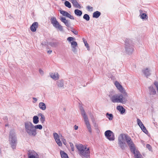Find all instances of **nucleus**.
<instances>
[{
  "instance_id": "nucleus-1",
  "label": "nucleus",
  "mask_w": 158,
  "mask_h": 158,
  "mask_svg": "<svg viewBox=\"0 0 158 158\" xmlns=\"http://www.w3.org/2000/svg\"><path fill=\"white\" fill-rule=\"evenodd\" d=\"M114 85L122 94H116L110 97L111 101L114 103H125L127 101L128 95L122 86L117 81L114 82Z\"/></svg>"
},
{
  "instance_id": "nucleus-2",
  "label": "nucleus",
  "mask_w": 158,
  "mask_h": 158,
  "mask_svg": "<svg viewBox=\"0 0 158 158\" xmlns=\"http://www.w3.org/2000/svg\"><path fill=\"white\" fill-rule=\"evenodd\" d=\"M26 132L30 136H35L37 134L36 131H35L34 125L30 122H28L24 124Z\"/></svg>"
},
{
  "instance_id": "nucleus-3",
  "label": "nucleus",
  "mask_w": 158,
  "mask_h": 158,
  "mask_svg": "<svg viewBox=\"0 0 158 158\" xmlns=\"http://www.w3.org/2000/svg\"><path fill=\"white\" fill-rule=\"evenodd\" d=\"M80 109L81 111V114L83 117L86 127L88 129L89 133H91L92 132V130L91 128V125L89 122L88 116L86 115L85 110L82 107H81Z\"/></svg>"
},
{
  "instance_id": "nucleus-4",
  "label": "nucleus",
  "mask_w": 158,
  "mask_h": 158,
  "mask_svg": "<svg viewBox=\"0 0 158 158\" xmlns=\"http://www.w3.org/2000/svg\"><path fill=\"white\" fill-rule=\"evenodd\" d=\"M9 139L12 148L13 149H15L17 143V139L15 133L13 131H10Z\"/></svg>"
},
{
  "instance_id": "nucleus-5",
  "label": "nucleus",
  "mask_w": 158,
  "mask_h": 158,
  "mask_svg": "<svg viewBox=\"0 0 158 158\" xmlns=\"http://www.w3.org/2000/svg\"><path fill=\"white\" fill-rule=\"evenodd\" d=\"M125 48L126 52L128 54H131L133 50L131 40L127 39L125 42Z\"/></svg>"
},
{
  "instance_id": "nucleus-6",
  "label": "nucleus",
  "mask_w": 158,
  "mask_h": 158,
  "mask_svg": "<svg viewBox=\"0 0 158 158\" xmlns=\"http://www.w3.org/2000/svg\"><path fill=\"white\" fill-rule=\"evenodd\" d=\"M125 140L124 137V134H121L118 138V144L119 147L122 150H124L127 147L125 142Z\"/></svg>"
},
{
  "instance_id": "nucleus-7",
  "label": "nucleus",
  "mask_w": 158,
  "mask_h": 158,
  "mask_svg": "<svg viewBox=\"0 0 158 158\" xmlns=\"http://www.w3.org/2000/svg\"><path fill=\"white\" fill-rule=\"evenodd\" d=\"M124 138L129 146L131 152L134 151L135 150V144L132 140L131 137L127 135H124Z\"/></svg>"
},
{
  "instance_id": "nucleus-8",
  "label": "nucleus",
  "mask_w": 158,
  "mask_h": 158,
  "mask_svg": "<svg viewBox=\"0 0 158 158\" xmlns=\"http://www.w3.org/2000/svg\"><path fill=\"white\" fill-rule=\"evenodd\" d=\"M104 134L106 138L109 140L113 141L115 139L114 134L110 130H107Z\"/></svg>"
},
{
  "instance_id": "nucleus-9",
  "label": "nucleus",
  "mask_w": 158,
  "mask_h": 158,
  "mask_svg": "<svg viewBox=\"0 0 158 158\" xmlns=\"http://www.w3.org/2000/svg\"><path fill=\"white\" fill-rule=\"evenodd\" d=\"M82 158H87L90 156V151L89 148L84 149L82 152L79 154Z\"/></svg>"
},
{
  "instance_id": "nucleus-10",
  "label": "nucleus",
  "mask_w": 158,
  "mask_h": 158,
  "mask_svg": "<svg viewBox=\"0 0 158 158\" xmlns=\"http://www.w3.org/2000/svg\"><path fill=\"white\" fill-rule=\"evenodd\" d=\"M28 158H39L38 154L34 151H29L27 153Z\"/></svg>"
},
{
  "instance_id": "nucleus-11",
  "label": "nucleus",
  "mask_w": 158,
  "mask_h": 158,
  "mask_svg": "<svg viewBox=\"0 0 158 158\" xmlns=\"http://www.w3.org/2000/svg\"><path fill=\"white\" fill-rule=\"evenodd\" d=\"M53 136L57 144L59 146H61L62 145V143L60 139L59 135H58L57 133L55 132L53 133Z\"/></svg>"
},
{
  "instance_id": "nucleus-12",
  "label": "nucleus",
  "mask_w": 158,
  "mask_h": 158,
  "mask_svg": "<svg viewBox=\"0 0 158 158\" xmlns=\"http://www.w3.org/2000/svg\"><path fill=\"white\" fill-rule=\"evenodd\" d=\"M38 23L37 22L33 23L30 27L31 31L32 32H35L36 29L38 27Z\"/></svg>"
},
{
  "instance_id": "nucleus-13",
  "label": "nucleus",
  "mask_w": 158,
  "mask_h": 158,
  "mask_svg": "<svg viewBox=\"0 0 158 158\" xmlns=\"http://www.w3.org/2000/svg\"><path fill=\"white\" fill-rule=\"evenodd\" d=\"M142 72L144 75L147 77L149 76L151 74L150 70L148 68L143 69Z\"/></svg>"
},
{
  "instance_id": "nucleus-14",
  "label": "nucleus",
  "mask_w": 158,
  "mask_h": 158,
  "mask_svg": "<svg viewBox=\"0 0 158 158\" xmlns=\"http://www.w3.org/2000/svg\"><path fill=\"white\" fill-rule=\"evenodd\" d=\"M76 146L78 151L79 154L82 152L84 149H86V147H84L83 145L81 144H76Z\"/></svg>"
},
{
  "instance_id": "nucleus-15",
  "label": "nucleus",
  "mask_w": 158,
  "mask_h": 158,
  "mask_svg": "<svg viewBox=\"0 0 158 158\" xmlns=\"http://www.w3.org/2000/svg\"><path fill=\"white\" fill-rule=\"evenodd\" d=\"M131 152L134 154L135 158H143V156L139 151L135 150Z\"/></svg>"
},
{
  "instance_id": "nucleus-16",
  "label": "nucleus",
  "mask_w": 158,
  "mask_h": 158,
  "mask_svg": "<svg viewBox=\"0 0 158 158\" xmlns=\"http://www.w3.org/2000/svg\"><path fill=\"white\" fill-rule=\"evenodd\" d=\"M70 1L73 4L74 6L79 9L81 8V6L78 3L77 0H70Z\"/></svg>"
},
{
  "instance_id": "nucleus-17",
  "label": "nucleus",
  "mask_w": 158,
  "mask_h": 158,
  "mask_svg": "<svg viewBox=\"0 0 158 158\" xmlns=\"http://www.w3.org/2000/svg\"><path fill=\"white\" fill-rule=\"evenodd\" d=\"M116 109L119 111L121 114H123L125 112V109L121 106H118L116 107Z\"/></svg>"
},
{
  "instance_id": "nucleus-18",
  "label": "nucleus",
  "mask_w": 158,
  "mask_h": 158,
  "mask_svg": "<svg viewBox=\"0 0 158 158\" xmlns=\"http://www.w3.org/2000/svg\"><path fill=\"white\" fill-rule=\"evenodd\" d=\"M51 77L55 80H58L59 78V75L57 73H52L50 74Z\"/></svg>"
},
{
  "instance_id": "nucleus-19",
  "label": "nucleus",
  "mask_w": 158,
  "mask_h": 158,
  "mask_svg": "<svg viewBox=\"0 0 158 158\" xmlns=\"http://www.w3.org/2000/svg\"><path fill=\"white\" fill-rule=\"evenodd\" d=\"M53 26L61 31H63V27L59 24L58 22L55 25H53Z\"/></svg>"
},
{
  "instance_id": "nucleus-20",
  "label": "nucleus",
  "mask_w": 158,
  "mask_h": 158,
  "mask_svg": "<svg viewBox=\"0 0 158 158\" xmlns=\"http://www.w3.org/2000/svg\"><path fill=\"white\" fill-rule=\"evenodd\" d=\"M149 91L150 95H155L156 94V91L152 86L149 87Z\"/></svg>"
},
{
  "instance_id": "nucleus-21",
  "label": "nucleus",
  "mask_w": 158,
  "mask_h": 158,
  "mask_svg": "<svg viewBox=\"0 0 158 158\" xmlns=\"http://www.w3.org/2000/svg\"><path fill=\"white\" fill-rule=\"evenodd\" d=\"M39 108L43 110H44L46 109V106L45 104L43 102H40L39 104Z\"/></svg>"
},
{
  "instance_id": "nucleus-22",
  "label": "nucleus",
  "mask_w": 158,
  "mask_h": 158,
  "mask_svg": "<svg viewBox=\"0 0 158 158\" xmlns=\"http://www.w3.org/2000/svg\"><path fill=\"white\" fill-rule=\"evenodd\" d=\"M101 13L100 12L97 11H96L94 12L93 13V18H98L101 15Z\"/></svg>"
},
{
  "instance_id": "nucleus-23",
  "label": "nucleus",
  "mask_w": 158,
  "mask_h": 158,
  "mask_svg": "<svg viewBox=\"0 0 158 158\" xmlns=\"http://www.w3.org/2000/svg\"><path fill=\"white\" fill-rule=\"evenodd\" d=\"M74 13L77 16L80 17L81 16L82 12L81 10L78 9H75L74 10Z\"/></svg>"
},
{
  "instance_id": "nucleus-24",
  "label": "nucleus",
  "mask_w": 158,
  "mask_h": 158,
  "mask_svg": "<svg viewBox=\"0 0 158 158\" xmlns=\"http://www.w3.org/2000/svg\"><path fill=\"white\" fill-rule=\"evenodd\" d=\"M57 84L59 87H62L64 86V81L63 80H59L57 82Z\"/></svg>"
},
{
  "instance_id": "nucleus-25",
  "label": "nucleus",
  "mask_w": 158,
  "mask_h": 158,
  "mask_svg": "<svg viewBox=\"0 0 158 158\" xmlns=\"http://www.w3.org/2000/svg\"><path fill=\"white\" fill-rule=\"evenodd\" d=\"M60 154L62 158H69L67 154L64 151H60Z\"/></svg>"
},
{
  "instance_id": "nucleus-26",
  "label": "nucleus",
  "mask_w": 158,
  "mask_h": 158,
  "mask_svg": "<svg viewBox=\"0 0 158 158\" xmlns=\"http://www.w3.org/2000/svg\"><path fill=\"white\" fill-rule=\"evenodd\" d=\"M51 22L53 26L55 25L58 22L56 18L54 17L51 18Z\"/></svg>"
},
{
  "instance_id": "nucleus-27",
  "label": "nucleus",
  "mask_w": 158,
  "mask_h": 158,
  "mask_svg": "<svg viewBox=\"0 0 158 158\" xmlns=\"http://www.w3.org/2000/svg\"><path fill=\"white\" fill-rule=\"evenodd\" d=\"M33 123L35 124H36L38 123L39 122V117L37 116H34L33 117Z\"/></svg>"
},
{
  "instance_id": "nucleus-28",
  "label": "nucleus",
  "mask_w": 158,
  "mask_h": 158,
  "mask_svg": "<svg viewBox=\"0 0 158 158\" xmlns=\"http://www.w3.org/2000/svg\"><path fill=\"white\" fill-rule=\"evenodd\" d=\"M60 12L61 14H62L63 16H65L68 18L69 17V16L70 14L64 10H60Z\"/></svg>"
},
{
  "instance_id": "nucleus-29",
  "label": "nucleus",
  "mask_w": 158,
  "mask_h": 158,
  "mask_svg": "<svg viewBox=\"0 0 158 158\" xmlns=\"http://www.w3.org/2000/svg\"><path fill=\"white\" fill-rule=\"evenodd\" d=\"M106 115L110 120H112L113 118V116L112 114H109L108 113H107L106 114Z\"/></svg>"
},
{
  "instance_id": "nucleus-30",
  "label": "nucleus",
  "mask_w": 158,
  "mask_h": 158,
  "mask_svg": "<svg viewBox=\"0 0 158 158\" xmlns=\"http://www.w3.org/2000/svg\"><path fill=\"white\" fill-rule=\"evenodd\" d=\"M39 115L41 117L40 118V121L42 123H44L45 121V118L44 116L42 114H40Z\"/></svg>"
},
{
  "instance_id": "nucleus-31",
  "label": "nucleus",
  "mask_w": 158,
  "mask_h": 158,
  "mask_svg": "<svg viewBox=\"0 0 158 158\" xmlns=\"http://www.w3.org/2000/svg\"><path fill=\"white\" fill-rule=\"evenodd\" d=\"M67 29L68 30H70L72 32L76 35L78 34V32L77 31H75L73 29V28L72 27H70V28H67Z\"/></svg>"
},
{
  "instance_id": "nucleus-32",
  "label": "nucleus",
  "mask_w": 158,
  "mask_h": 158,
  "mask_svg": "<svg viewBox=\"0 0 158 158\" xmlns=\"http://www.w3.org/2000/svg\"><path fill=\"white\" fill-rule=\"evenodd\" d=\"M83 18L87 21H89L90 20V17L87 14H85L83 16Z\"/></svg>"
},
{
  "instance_id": "nucleus-33",
  "label": "nucleus",
  "mask_w": 158,
  "mask_h": 158,
  "mask_svg": "<svg viewBox=\"0 0 158 158\" xmlns=\"http://www.w3.org/2000/svg\"><path fill=\"white\" fill-rule=\"evenodd\" d=\"M137 123L138 125L140 128L144 126L142 122L141 121L139 118H137Z\"/></svg>"
},
{
  "instance_id": "nucleus-34",
  "label": "nucleus",
  "mask_w": 158,
  "mask_h": 158,
  "mask_svg": "<svg viewBox=\"0 0 158 158\" xmlns=\"http://www.w3.org/2000/svg\"><path fill=\"white\" fill-rule=\"evenodd\" d=\"M65 6L68 7V8H70L71 7V3L68 1H66L64 2Z\"/></svg>"
},
{
  "instance_id": "nucleus-35",
  "label": "nucleus",
  "mask_w": 158,
  "mask_h": 158,
  "mask_svg": "<svg viewBox=\"0 0 158 158\" xmlns=\"http://www.w3.org/2000/svg\"><path fill=\"white\" fill-rule=\"evenodd\" d=\"M34 127L35 129V131H36V129L41 130L43 128V127L41 125H37L35 126H34Z\"/></svg>"
},
{
  "instance_id": "nucleus-36",
  "label": "nucleus",
  "mask_w": 158,
  "mask_h": 158,
  "mask_svg": "<svg viewBox=\"0 0 158 158\" xmlns=\"http://www.w3.org/2000/svg\"><path fill=\"white\" fill-rule=\"evenodd\" d=\"M141 18L142 19H148V17L145 13H143L141 15Z\"/></svg>"
},
{
  "instance_id": "nucleus-37",
  "label": "nucleus",
  "mask_w": 158,
  "mask_h": 158,
  "mask_svg": "<svg viewBox=\"0 0 158 158\" xmlns=\"http://www.w3.org/2000/svg\"><path fill=\"white\" fill-rule=\"evenodd\" d=\"M142 130L145 134H147L148 133V131L147 130L146 128L145 127L143 126L142 127L140 128Z\"/></svg>"
},
{
  "instance_id": "nucleus-38",
  "label": "nucleus",
  "mask_w": 158,
  "mask_h": 158,
  "mask_svg": "<svg viewBox=\"0 0 158 158\" xmlns=\"http://www.w3.org/2000/svg\"><path fill=\"white\" fill-rule=\"evenodd\" d=\"M64 23L67 27L70 28L71 24L69 21L67 20Z\"/></svg>"
},
{
  "instance_id": "nucleus-39",
  "label": "nucleus",
  "mask_w": 158,
  "mask_h": 158,
  "mask_svg": "<svg viewBox=\"0 0 158 158\" xmlns=\"http://www.w3.org/2000/svg\"><path fill=\"white\" fill-rule=\"evenodd\" d=\"M83 41L84 43L85 46H86V47L87 48V50H89V45L88 44L87 41L85 40H83Z\"/></svg>"
},
{
  "instance_id": "nucleus-40",
  "label": "nucleus",
  "mask_w": 158,
  "mask_h": 158,
  "mask_svg": "<svg viewBox=\"0 0 158 158\" xmlns=\"http://www.w3.org/2000/svg\"><path fill=\"white\" fill-rule=\"evenodd\" d=\"M48 44L52 47H56L57 45L56 43L54 42L49 43H48Z\"/></svg>"
},
{
  "instance_id": "nucleus-41",
  "label": "nucleus",
  "mask_w": 158,
  "mask_h": 158,
  "mask_svg": "<svg viewBox=\"0 0 158 158\" xmlns=\"http://www.w3.org/2000/svg\"><path fill=\"white\" fill-rule=\"evenodd\" d=\"M71 47H76L77 45V43L76 42L73 41L71 42Z\"/></svg>"
},
{
  "instance_id": "nucleus-42",
  "label": "nucleus",
  "mask_w": 158,
  "mask_h": 158,
  "mask_svg": "<svg viewBox=\"0 0 158 158\" xmlns=\"http://www.w3.org/2000/svg\"><path fill=\"white\" fill-rule=\"evenodd\" d=\"M74 38L73 37H69L67 38V40L71 42V41L73 40Z\"/></svg>"
},
{
  "instance_id": "nucleus-43",
  "label": "nucleus",
  "mask_w": 158,
  "mask_h": 158,
  "mask_svg": "<svg viewBox=\"0 0 158 158\" xmlns=\"http://www.w3.org/2000/svg\"><path fill=\"white\" fill-rule=\"evenodd\" d=\"M86 8L88 9V10L90 11H92L93 8L92 7H90L89 6H88L86 7Z\"/></svg>"
},
{
  "instance_id": "nucleus-44",
  "label": "nucleus",
  "mask_w": 158,
  "mask_h": 158,
  "mask_svg": "<svg viewBox=\"0 0 158 158\" xmlns=\"http://www.w3.org/2000/svg\"><path fill=\"white\" fill-rule=\"evenodd\" d=\"M61 21L64 23L67 20L64 17H62L60 19Z\"/></svg>"
},
{
  "instance_id": "nucleus-45",
  "label": "nucleus",
  "mask_w": 158,
  "mask_h": 158,
  "mask_svg": "<svg viewBox=\"0 0 158 158\" xmlns=\"http://www.w3.org/2000/svg\"><path fill=\"white\" fill-rule=\"evenodd\" d=\"M70 146L71 147L72 151H73L74 150V147L73 143H70Z\"/></svg>"
},
{
  "instance_id": "nucleus-46",
  "label": "nucleus",
  "mask_w": 158,
  "mask_h": 158,
  "mask_svg": "<svg viewBox=\"0 0 158 158\" xmlns=\"http://www.w3.org/2000/svg\"><path fill=\"white\" fill-rule=\"evenodd\" d=\"M72 47V51L74 52L75 53L77 52V49L76 48V47Z\"/></svg>"
},
{
  "instance_id": "nucleus-47",
  "label": "nucleus",
  "mask_w": 158,
  "mask_h": 158,
  "mask_svg": "<svg viewBox=\"0 0 158 158\" xmlns=\"http://www.w3.org/2000/svg\"><path fill=\"white\" fill-rule=\"evenodd\" d=\"M146 148H148L149 150H150L152 149V147L151 145L149 144H147L146 145Z\"/></svg>"
},
{
  "instance_id": "nucleus-48",
  "label": "nucleus",
  "mask_w": 158,
  "mask_h": 158,
  "mask_svg": "<svg viewBox=\"0 0 158 158\" xmlns=\"http://www.w3.org/2000/svg\"><path fill=\"white\" fill-rule=\"evenodd\" d=\"M69 18V19H74V17L72 15H71L70 14L69 16V17H68Z\"/></svg>"
},
{
  "instance_id": "nucleus-49",
  "label": "nucleus",
  "mask_w": 158,
  "mask_h": 158,
  "mask_svg": "<svg viewBox=\"0 0 158 158\" xmlns=\"http://www.w3.org/2000/svg\"><path fill=\"white\" fill-rule=\"evenodd\" d=\"M39 72L40 74L42 75L44 74L43 71L41 69H40L39 70Z\"/></svg>"
},
{
  "instance_id": "nucleus-50",
  "label": "nucleus",
  "mask_w": 158,
  "mask_h": 158,
  "mask_svg": "<svg viewBox=\"0 0 158 158\" xmlns=\"http://www.w3.org/2000/svg\"><path fill=\"white\" fill-rule=\"evenodd\" d=\"M48 44V43L47 42L46 43L45 42H42V43H41V44L44 45H46Z\"/></svg>"
},
{
  "instance_id": "nucleus-51",
  "label": "nucleus",
  "mask_w": 158,
  "mask_h": 158,
  "mask_svg": "<svg viewBox=\"0 0 158 158\" xmlns=\"http://www.w3.org/2000/svg\"><path fill=\"white\" fill-rule=\"evenodd\" d=\"M3 119L6 121L8 120V118L6 116H5L3 117Z\"/></svg>"
},
{
  "instance_id": "nucleus-52",
  "label": "nucleus",
  "mask_w": 158,
  "mask_h": 158,
  "mask_svg": "<svg viewBox=\"0 0 158 158\" xmlns=\"http://www.w3.org/2000/svg\"><path fill=\"white\" fill-rule=\"evenodd\" d=\"M32 99L34 101H35V102H36L37 101V99L33 97Z\"/></svg>"
},
{
  "instance_id": "nucleus-53",
  "label": "nucleus",
  "mask_w": 158,
  "mask_h": 158,
  "mask_svg": "<svg viewBox=\"0 0 158 158\" xmlns=\"http://www.w3.org/2000/svg\"><path fill=\"white\" fill-rule=\"evenodd\" d=\"M74 127L75 130H77L78 129V127L76 125H75L74 126Z\"/></svg>"
},
{
  "instance_id": "nucleus-54",
  "label": "nucleus",
  "mask_w": 158,
  "mask_h": 158,
  "mask_svg": "<svg viewBox=\"0 0 158 158\" xmlns=\"http://www.w3.org/2000/svg\"><path fill=\"white\" fill-rule=\"evenodd\" d=\"M90 115V117L91 118V119L93 120V119H94V117L93 115L91 114Z\"/></svg>"
},
{
  "instance_id": "nucleus-55",
  "label": "nucleus",
  "mask_w": 158,
  "mask_h": 158,
  "mask_svg": "<svg viewBox=\"0 0 158 158\" xmlns=\"http://www.w3.org/2000/svg\"><path fill=\"white\" fill-rule=\"evenodd\" d=\"M52 51L51 50H49L48 51H47L48 53H49V54H50L51 52H52Z\"/></svg>"
},
{
  "instance_id": "nucleus-56",
  "label": "nucleus",
  "mask_w": 158,
  "mask_h": 158,
  "mask_svg": "<svg viewBox=\"0 0 158 158\" xmlns=\"http://www.w3.org/2000/svg\"><path fill=\"white\" fill-rule=\"evenodd\" d=\"M8 126V124H6L5 125V127H6Z\"/></svg>"
},
{
  "instance_id": "nucleus-57",
  "label": "nucleus",
  "mask_w": 158,
  "mask_h": 158,
  "mask_svg": "<svg viewBox=\"0 0 158 158\" xmlns=\"http://www.w3.org/2000/svg\"><path fill=\"white\" fill-rule=\"evenodd\" d=\"M65 109H65V108H64V110H65Z\"/></svg>"
},
{
  "instance_id": "nucleus-58",
  "label": "nucleus",
  "mask_w": 158,
  "mask_h": 158,
  "mask_svg": "<svg viewBox=\"0 0 158 158\" xmlns=\"http://www.w3.org/2000/svg\"><path fill=\"white\" fill-rule=\"evenodd\" d=\"M141 12H142V10H140V13H141Z\"/></svg>"
},
{
  "instance_id": "nucleus-59",
  "label": "nucleus",
  "mask_w": 158,
  "mask_h": 158,
  "mask_svg": "<svg viewBox=\"0 0 158 158\" xmlns=\"http://www.w3.org/2000/svg\"><path fill=\"white\" fill-rule=\"evenodd\" d=\"M62 1H64V0H62Z\"/></svg>"
}]
</instances>
